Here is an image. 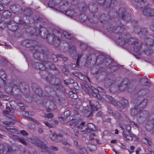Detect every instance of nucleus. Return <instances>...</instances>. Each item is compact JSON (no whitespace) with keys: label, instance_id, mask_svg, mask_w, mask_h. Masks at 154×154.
Wrapping results in <instances>:
<instances>
[{"label":"nucleus","instance_id":"obj_6","mask_svg":"<svg viewBox=\"0 0 154 154\" xmlns=\"http://www.w3.org/2000/svg\"><path fill=\"white\" fill-rule=\"evenodd\" d=\"M14 112V111L13 110H11L9 107H6V111L3 112V114L4 115L7 116L10 118H12L13 119H16V118L14 116H12V113Z\"/></svg>","mask_w":154,"mask_h":154},{"label":"nucleus","instance_id":"obj_15","mask_svg":"<svg viewBox=\"0 0 154 154\" xmlns=\"http://www.w3.org/2000/svg\"><path fill=\"white\" fill-rule=\"evenodd\" d=\"M63 34L66 38L68 39H71L72 38V35L66 31L63 32Z\"/></svg>","mask_w":154,"mask_h":154},{"label":"nucleus","instance_id":"obj_35","mask_svg":"<svg viewBox=\"0 0 154 154\" xmlns=\"http://www.w3.org/2000/svg\"><path fill=\"white\" fill-rule=\"evenodd\" d=\"M59 57L62 58L63 61H66L67 60V58L66 57L63 56L62 55H59Z\"/></svg>","mask_w":154,"mask_h":154},{"label":"nucleus","instance_id":"obj_3","mask_svg":"<svg viewBox=\"0 0 154 154\" xmlns=\"http://www.w3.org/2000/svg\"><path fill=\"white\" fill-rule=\"evenodd\" d=\"M120 127L121 128L122 130H123L125 129L129 133L128 135H127L125 134V131H124L122 132V134L123 137L128 140H132L133 137L134 136V135L129 132V131L131 129V127L129 125H127L120 124L119 125Z\"/></svg>","mask_w":154,"mask_h":154},{"label":"nucleus","instance_id":"obj_13","mask_svg":"<svg viewBox=\"0 0 154 154\" xmlns=\"http://www.w3.org/2000/svg\"><path fill=\"white\" fill-rule=\"evenodd\" d=\"M66 15L71 17L75 16L76 14L74 11H66Z\"/></svg>","mask_w":154,"mask_h":154},{"label":"nucleus","instance_id":"obj_29","mask_svg":"<svg viewBox=\"0 0 154 154\" xmlns=\"http://www.w3.org/2000/svg\"><path fill=\"white\" fill-rule=\"evenodd\" d=\"M54 1H53L52 0H50L48 4V6L49 7L52 8L51 5L54 6Z\"/></svg>","mask_w":154,"mask_h":154},{"label":"nucleus","instance_id":"obj_55","mask_svg":"<svg viewBox=\"0 0 154 154\" xmlns=\"http://www.w3.org/2000/svg\"><path fill=\"white\" fill-rule=\"evenodd\" d=\"M120 28H121L122 29V28L121 27H117V29L118 30L119 29H120Z\"/></svg>","mask_w":154,"mask_h":154},{"label":"nucleus","instance_id":"obj_58","mask_svg":"<svg viewBox=\"0 0 154 154\" xmlns=\"http://www.w3.org/2000/svg\"><path fill=\"white\" fill-rule=\"evenodd\" d=\"M121 31H122V32L123 31V28H122L121 29Z\"/></svg>","mask_w":154,"mask_h":154},{"label":"nucleus","instance_id":"obj_22","mask_svg":"<svg viewBox=\"0 0 154 154\" xmlns=\"http://www.w3.org/2000/svg\"><path fill=\"white\" fill-rule=\"evenodd\" d=\"M45 125L48 127L49 128H53L54 127V125L48 122H44Z\"/></svg>","mask_w":154,"mask_h":154},{"label":"nucleus","instance_id":"obj_20","mask_svg":"<svg viewBox=\"0 0 154 154\" xmlns=\"http://www.w3.org/2000/svg\"><path fill=\"white\" fill-rule=\"evenodd\" d=\"M61 69L62 72L65 74H67L68 73L69 70L66 67L62 66Z\"/></svg>","mask_w":154,"mask_h":154},{"label":"nucleus","instance_id":"obj_64","mask_svg":"<svg viewBox=\"0 0 154 154\" xmlns=\"http://www.w3.org/2000/svg\"><path fill=\"white\" fill-rule=\"evenodd\" d=\"M122 18L123 19L124 17L123 16H122Z\"/></svg>","mask_w":154,"mask_h":154},{"label":"nucleus","instance_id":"obj_42","mask_svg":"<svg viewBox=\"0 0 154 154\" xmlns=\"http://www.w3.org/2000/svg\"><path fill=\"white\" fill-rule=\"evenodd\" d=\"M81 57V56H79L78 57L77 60V64L78 65H79V61L80 60V58Z\"/></svg>","mask_w":154,"mask_h":154},{"label":"nucleus","instance_id":"obj_17","mask_svg":"<svg viewBox=\"0 0 154 154\" xmlns=\"http://www.w3.org/2000/svg\"><path fill=\"white\" fill-rule=\"evenodd\" d=\"M112 104L116 106H119L120 107L121 109H122L124 108V105L120 102H114V101Z\"/></svg>","mask_w":154,"mask_h":154},{"label":"nucleus","instance_id":"obj_18","mask_svg":"<svg viewBox=\"0 0 154 154\" xmlns=\"http://www.w3.org/2000/svg\"><path fill=\"white\" fill-rule=\"evenodd\" d=\"M79 154H87L86 149L83 148H79Z\"/></svg>","mask_w":154,"mask_h":154},{"label":"nucleus","instance_id":"obj_45","mask_svg":"<svg viewBox=\"0 0 154 154\" xmlns=\"http://www.w3.org/2000/svg\"><path fill=\"white\" fill-rule=\"evenodd\" d=\"M93 147V149H90L91 150H95L96 149V146H95V145H92V146Z\"/></svg>","mask_w":154,"mask_h":154},{"label":"nucleus","instance_id":"obj_19","mask_svg":"<svg viewBox=\"0 0 154 154\" xmlns=\"http://www.w3.org/2000/svg\"><path fill=\"white\" fill-rule=\"evenodd\" d=\"M69 94L70 97L72 98L75 99L77 97L76 94L73 93L72 92L70 91L69 92Z\"/></svg>","mask_w":154,"mask_h":154},{"label":"nucleus","instance_id":"obj_49","mask_svg":"<svg viewBox=\"0 0 154 154\" xmlns=\"http://www.w3.org/2000/svg\"><path fill=\"white\" fill-rule=\"evenodd\" d=\"M151 29L152 30L154 31V25H152L151 26Z\"/></svg>","mask_w":154,"mask_h":154},{"label":"nucleus","instance_id":"obj_63","mask_svg":"<svg viewBox=\"0 0 154 154\" xmlns=\"http://www.w3.org/2000/svg\"><path fill=\"white\" fill-rule=\"evenodd\" d=\"M111 110H109V112H110H110H111Z\"/></svg>","mask_w":154,"mask_h":154},{"label":"nucleus","instance_id":"obj_41","mask_svg":"<svg viewBox=\"0 0 154 154\" xmlns=\"http://www.w3.org/2000/svg\"><path fill=\"white\" fill-rule=\"evenodd\" d=\"M51 149L54 151H57L58 149V148L56 146H51Z\"/></svg>","mask_w":154,"mask_h":154},{"label":"nucleus","instance_id":"obj_23","mask_svg":"<svg viewBox=\"0 0 154 154\" xmlns=\"http://www.w3.org/2000/svg\"><path fill=\"white\" fill-rule=\"evenodd\" d=\"M54 116L53 115L52 113H48L45 114L44 116V117L47 118L49 119L52 118Z\"/></svg>","mask_w":154,"mask_h":154},{"label":"nucleus","instance_id":"obj_46","mask_svg":"<svg viewBox=\"0 0 154 154\" xmlns=\"http://www.w3.org/2000/svg\"><path fill=\"white\" fill-rule=\"evenodd\" d=\"M64 83L67 85H68L70 83L69 82H67L66 80H64Z\"/></svg>","mask_w":154,"mask_h":154},{"label":"nucleus","instance_id":"obj_60","mask_svg":"<svg viewBox=\"0 0 154 154\" xmlns=\"http://www.w3.org/2000/svg\"><path fill=\"white\" fill-rule=\"evenodd\" d=\"M134 47V50H136V51H137V50L136 49H135V48Z\"/></svg>","mask_w":154,"mask_h":154},{"label":"nucleus","instance_id":"obj_14","mask_svg":"<svg viewBox=\"0 0 154 154\" xmlns=\"http://www.w3.org/2000/svg\"><path fill=\"white\" fill-rule=\"evenodd\" d=\"M6 75L5 71L3 69L0 70V78L4 80V79L6 78Z\"/></svg>","mask_w":154,"mask_h":154},{"label":"nucleus","instance_id":"obj_7","mask_svg":"<svg viewBox=\"0 0 154 154\" xmlns=\"http://www.w3.org/2000/svg\"><path fill=\"white\" fill-rule=\"evenodd\" d=\"M33 143L37 146H39L42 148L47 149V147L46 146L44 142L41 141L39 139L35 140L33 142Z\"/></svg>","mask_w":154,"mask_h":154},{"label":"nucleus","instance_id":"obj_34","mask_svg":"<svg viewBox=\"0 0 154 154\" xmlns=\"http://www.w3.org/2000/svg\"><path fill=\"white\" fill-rule=\"evenodd\" d=\"M74 134L75 136H77L79 134V131L76 129H75L74 130Z\"/></svg>","mask_w":154,"mask_h":154},{"label":"nucleus","instance_id":"obj_54","mask_svg":"<svg viewBox=\"0 0 154 154\" xmlns=\"http://www.w3.org/2000/svg\"><path fill=\"white\" fill-rule=\"evenodd\" d=\"M3 136L0 134V138H2Z\"/></svg>","mask_w":154,"mask_h":154},{"label":"nucleus","instance_id":"obj_57","mask_svg":"<svg viewBox=\"0 0 154 154\" xmlns=\"http://www.w3.org/2000/svg\"><path fill=\"white\" fill-rule=\"evenodd\" d=\"M75 143V145H76V144H77V142H75V143Z\"/></svg>","mask_w":154,"mask_h":154},{"label":"nucleus","instance_id":"obj_11","mask_svg":"<svg viewBox=\"0 0 154 154\" xmlns=\"http://www.w3.org/2000/svg\"><path fill=\"white\" fill-rule=\"evenodd\" d=\"M60 136L56 134L55 132L51 133L49 135L50 138L53 140H56Z\"/></svg>","mask_w":154,"mask_h":154},{"label":"nucleus","instance_id":"obj_52","mask_svg":"<svg viewBox=\"0 0 154 154\" xmlns=\"http://www.w3.org/2000/svg\"><path fill=\"white\" fill-rule=\"evenodd\" d=\"M54 122L56 124H57L58 123V122L57 120H55L54 121Z\"/></svg>","mask_w":154,"mask_h":154},{"label":"nucleus","instance_id":"obj_10","mask_svg":"<svg viewBox=\"0 0 154 154\" xmlns=\"http://www.w3.org/2000/svg\"><path fill=\"white\" fill-rule=\"evenodd\" d=\"M101 96L103 98L108 102H110L111 103H113L114 101H113V99L111 96L107 95L106 94H100Z\"/></svg>","mask_w":154,"mask_h":154},{"label":"nucleus","instance_id":"obj_50","mask_svg":"<svg viewBox=\"0 0 154 154\" xmlns=\"http://www.w3.org/2000/svg\"><path fill=\"white\" fill-rule=\"evenodd\" d=\"M118 130L117 129H116L115 130V133L116 134H118Z\"/></svg>","mask_w":154,"mask_h":154},{"label":"nucleus","instance_id":"obj_38","mask_svg":"<svg viewBox=\"0 0 154 154\" xmlns=\"http://www.w3.org/2000/svg\"><path fill=\"white\" fill-rule=\"evenodd\" d=\"M95 134L94 133L92 134L89 137V139L92 140L94 139V137L95 136Z\"/></svg>","mask_w":154,"mask_h":154},{"label":"nucleus","instance_id":"obj_47","mask_svg":"<svg viewBox=\"0 0 154 154\" xmlns=\"http://www.w3.org/2000/svg\"><path fill=\"white\" fill-rule=\"evenodd\" d=\"M117 142V140H111V142L112 143H116Z\"/></svg>","mask_w":154,"mask_h":154},{"label":"nucleus","instance_id":"obj_8","mask_svg":"<svg viewBox=\"0 0 154 154\" xmlns=\"http://www.w3.org/2000/svg\"><path fill=\"white\" fill-rule=\"evenodd\" d=\"M89 104L92 111H96L99 107V103L97 102L92 103L91 101H89Z\"/></svg>","mask_w":154,"mask_h":154},{"label":"nucleus","instance_id":"obj_51","mask_svg":"<svg viewBox=\"0 0 154 154\" xmlns=\"http://www.w3.org/2000/svg\"><path fill=\"white\" fill-rule=\"evenodd\" d=\"M38 131L39 133H42L43 131V130L41 129H39Z\"/></svg>","mask_w":154,"mask_h":154},{"label":"nucleus","instance_id":"obj_56","mask_svg":"<svg viewBox=\"0 0 154 154\" xmlns=\"http://www.w3.org/2000/svg\"><path fill=\"white\" fill-rule=\"evenodd\" d=\"M57 40L59 41H60V39L59 38H57Z\"/></svg>","mask_w":154,"mask_h":154},{"label":"nucleus","instance_id":"obj_53","mask_svg":"<svg viewBox=\"0 0 154 154\" xmlns=\"http://www.w3.org/2000/svg\"><path fill=\"white\" fill-rule=\"evenodd\" d=\"M34 125H32V126L31 127H30V128L31 129H32L34 128Z\"/></svg>","mask_w":154,"mask_h":154},{"label":"nucleus","instance_id":"obj_43","mask_svg":"<svg viewBox=\"0 0 154 154\" xmlns=\"http://www.w3.org/2000/svg\"><path fill=\"white\" fill-rule=\"evenodd\" d=\"M3 9L4 7L3 5L1 4H0V11H2L3 10Z\"/></svg>","mask_w":154,"mask_h":154},{"label":"nucleus","instance_id":"obj_61","mask_svg":"<svg viewBox=\"0 0 154 154\" xmlns=\"http://www.w3.org/2000/svg\"><path fill=\"white\" fill-rule=\"evenodd\" d=\"M2 106V103H1L0 102V106Z\"/></svg>","mask_w":154,"mask_h":154},{"label":"nucleus","instance_id":"obj_39","mask_svg":"<svg viewBox=\"0 0 154 154\" xmlns=\"http://www.w3.org/2000/svg\"><path fill=\"white\" fill-rule=\"evenodd\" d=\"M19 141L22 143L24 144H26V142L22 138H20L19 139Z\"/></svg>","mask_w":154,"mask_h":154},{"label":"nucleus","instance_id":"obj_33","mask_svg":"<svg viewBox=\"0 0 154 154\" xmlns=\"http://www.w3.org/2000/svg\"><path fill=\"white\" fill-rule=\"evenodd\" d=\"M20 133L23 135H27L28 134V133L25 131L22 130L20 132Z\"/></svg>","mask_w":154,"mask_h":154},{"label":"nucleus","instance_id":"obj_21","mask_svg":"<svg viewBox=\"0 0 154 154\" xmlns=\"http://www.w3.org/2000/svg\"><path fill=\"white\" fill-rule=\"evenodd\" d=\"M137 112L138 111L136 108L132 109L131 110V113L133 116H134L137 114Z\"/></svg>","mask_w":154,"mask_h":154},{"label":"nucleus","instance_id":"obj_36","mask_svg":"<svg viewBox=\"0 0 154 154\" xmlns=\"http://www.w3.org/2000/svg\"><path fill=\"white\" fill-rule=\"evenodd\" d=\"M30 120L34 122H35V124H37V125H39V122L38 121L35 120V119H33L32 118H30Z\"/></svg>","mask_w":154,"mask_h":154},{"label":"nucleus","instance_id":"obj_30","mask_svg":"<svg viewBox=\"0 0 154 154\" xmlns=\"http://www.w3.org/2000/svg\"><path fill=\"white\" fill-rule=\"evenodd\" d=\"M134 147L133 146H131L130 147V149L128 150V152L130 154L132 153L133 152Z\"/></svg>","mask_w":154,"mask_h":154},{"label":"nucleus","instance_id":"obj_25","mask_svg":"<svg viewBox=\"0 0 154 154\" xmlns=\"http://www.w3.org/2000/svg\"><path fill=\"white\" fill-rule=\"evenodd\" d=\"M134 30L135 32L137 34L139 33L140 31H141V32H142V30L140 29L139 27H135L134 29Z\"/></svg>","mask_w":154,"mask_h":154},{"label":"nucleus","instance_id":"obj_12","mask_svg":"<svg viewBox=\"0 0 154 154\" xmlns=\"http://www.w3.org/2000/svg\"><path fill=\"white\" fill-rule=\"evenodd\" d=\"M137 43V39L135 38L130 39L128 42V43L130 44H135Z\"/></svg>","mask_w":154,"mask_h":154},{"label":"nucleus","instance_id":"obj_2","mask_svg":"<svg viewBox=\"0 0 154 154\" xmlns=\"http://www.w3.org/2000/svg\"><path fill=\"white\" fill-rule=\"evenodd\" d=\"M70 115V112L67 110L65 111L64 113V117H65V119H64V120H66L68 121V124L70 126H73L74 128L79 127L78 126L77 127V125L78 124V121L77 120H75L72 117L69 116Z\"/></svg>","mask_w":154,"mask_h":154},{"label":"nucleus","instance_id":"obj_59","mask_svg":"<svg viewBox=\"0 0 154 154\" xmlns=\"http://www.w3.org/2000/svg\"><path fill=\"white\" fill-rule=\"evenodd\" d=\"M116 152V154H119V152Z\"/></svg>","mask_w":154,"mask_h":154},{"label":"nucleus","instance_id":"obj_4","mask_svg":"<svg viewBox=\"0 0 154 154\" xmlns=\"http://www.w3.org/2000/svg\"><path fill=\"white\" fill-rule=\"evenodd\" d=\"M89 88V89L88 92L89 93L92 92L93 96L94 97H98V96H100V94L104 93L105 91L103 89L100 87L98 88L97 89L93 88L92 87Z\"/></svg>","mask_w":154,"mask_h":154},{"label":"nucleus","instance_id":"obj_37","mask_svg":"<svg viewBox=\"0 0 154 154\" xmlns=\"http://www.w3.org/2000/svg\"><path fill=\"white\" fill-rule=\"evenodd\" d=\"M123 102L125 104V105L126 106H127L128 105V102L127 100L124 99L123 100Z\"/></svg>","mask_w":154,"mask_h":154},{"label":"nucleus","instance_id":"obj_16","mask_svg":"<svg viewBox=\"0 0 154 154\" xmlns=\"http://www.w3.org/2000/svg\"><path fill=\"white\" fill-rule=\"evenodd\" d=\"M142 142L145 144L149 145H151V142L146 138H144L142 139Z\"/></svg>","mask_w":154,"mask_h":154},{"label":"nucleus","instance_id":"obj_28","mask_svg":"<svg viewBox=\"0 0 154 154\" xmlns=\"http://www.w3.org/2000/svg\"><path fill=\"white\" fill-rule=\"evenodd\" d=\"M147 104V100H144L142 102H141L140 105L141 106H145Z\"/></svg>","mask_w":154,"mask_h":154},{"label":"nucleus","instance_id":"obj_31","mask_svg":"<svg viewBox=\"0 0 154 154\" xmlns=\"http://www.w3.org/2000/svg\"><path fill=\"white\" fill-rule=\"evenodd\" d=\"M68 152L70 154H76L73 150L71 149H68Z\"/></svg>","mask_w":154,"mask_h":154},{"label":"nucleus","instance_id":"obj_44","mask_svg":"<svg viewBox=\"0 0 154 154\" xmlns=\"http://www.w3.org/2000/svg\"><path fill=\"white\" fill-rule=\"evenodd\" d=\"M2 124L3 123L1 121H0V131L3 128V126L2 125Z\"/></svg>","mask_w":154,"mask_h":154},{"label":"nucleus","instance_id":"obj_9","mask_svg":"<svg viewBox=\"0 0 154 154\" xmlns=\"http://www.w3.org/2000/svg\"><path fill=\"white\" fill-rule=\"evenodd\" d=\"M143 13L146 16H152L154 15V10L150 8L145 9Z\"/></svg>","mask_w":154,"mask_h":154},{"label":"nucleus","instance_id":"obj_24","mask_svg":"<svg viewBox=\"0 0 154 154\" xmlns=\"http://www.w3.org/2000/svg\"><path fill=\"white\" fill-rule=\"evenodd\" d=\"M0 98H2L4 100H7L8 99V97L6 96H4L2 94V93L0 92Z\"/></svg>","mask_w":154,"mask_h":154},{"label":"nucleus","instance_id":"obj_62","mask_svg":"<svg viewBox=\"0 0 154 154\" xmlns=\"http://www.w3.org/2000/svg\"><path fill=\"white\" fill-rule=\"evenodd\" d=\"M111 110H109V112H110H110H111Z\"/></svg>","mask_w":154,"mask_h":154},{"label":"nucleus","instance_id":"obj_40","mask_svg":"<svg viewBox=\"0 0 154 154\" xmlns=\"http://www.w3.org/2000/svg\"><path fill=\"white\" fill-rule=\"evenodd\" d=\"M97 1L100 5H103L104 2V0H97Z\"/></svg>","mask_w":154,"mask_h":154},{"label":"nucleus","instance_id":"obj_32","mask_svg":"<svg viewBox=\"0 0 154 154\" xmlns=\"http://www.w3.org/2000/svg\"><path fill=\"white\" fill-rule=\"evenodd\" d=\"M33 56L35 58H37L39 56V54L38 52L34 53Z\"/></svg>","mask_w":154,"mask_h":154},{"label":"nucleus","instance_id":"obj_27","mask_svg":"<svg viewBox=\"0 0 154 154\" xmlns=\"http://www.w3.org/2000/svg\"><path fill=\"white\" fill-rule=\"evenodd\" d=\"M5 149V147L3 146V145L2 144H1L0 145V153L1 154L3 153Z\"/></svg>","mask_w":154,"mask_h":154},{"label":"nucleus","instance_id":"obj_5","mask_svg":"<svg viewBox=\"0 0 154 154\" xmlns=\"http://www.w3.org/2000/svg\"><path fill=\"white\" fill-rule=\"evenodd\" d=\"M35 67L39 69L43 70L45 68H47L50 67L51 65H53L52 63L48 61L44 62L43 64L40 63H35Z\"/></svg>","mask_w":154,"mask_h":154},{"label":"nucleus","instance_id":"obj_1","mask_svg":"<svg viewBox=\"0 0 154 154\" xmlns=\"http://www.w3.org/2000/svg\"><path fill=\"white\" fill-rule=\"evenodd\" d=\"M79 122H78V124L77 125V127H75L78 129H79L80 131L85 133L86 132H89L90 131H95L96 129L95 128V126L91 123L88 124L86 126H84L85 123L83 122L80 123V126L79 125Z\"/></svg>","mask_w":154,"mask_h":154},{"label":"nucleus","instance_id":"obj_48","mask_svg":"<svg viewBox=\"0 0 154 154\" xmlns=\"http://www.w3.org/2000/svg\"><path fill=\"white\" fill-rule=\"evenodd\" d=\"M121 147L123 149H125V146L124 145H123L122 144H121Z\"/></svg>","mask_w":154,"mask_h":154},{"label":"nucleus","instance_id":"obj_26","mask_svg":"<svg viewBox=\"0 0 154 154\" xmlns=\"http://www.w3.org/2000/svg\"><path fill=\"white\" fill-rule=\"evenodd\" d=\"M135 2H137L139 3H140L141 5V7L142 8L143 7V5L144 4V2L143 0H134Z\"/></svg>","mask_w":154,"mask_h":154}]
</instances>
